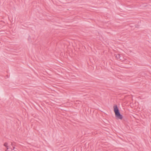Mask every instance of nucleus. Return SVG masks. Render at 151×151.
Returning a JSON list of instances; mask_svg holds the SVG:
<instances>
[{"instance_id": "nucleus-1", "label": "nucleus", "mask_w": 151, "mask_h": 151, "mask_svg": "<svg viewBox=\"0 0 151 151\" xmlns=\"http://www.w3.org/2000/svg\"><path fill=\"white\" fill-rule=\"evenodd\" d=\"M113 109L116 119H122L123 116L122 114H120V111L117 105H114L113 106Z\"/></svg>"}, {"instance_id": "nucleus-2", "label": "nucleus", "mask_w": 151, "mask_h": 151, "mask_svg": "<svg viewBox=\"0 0 151 151\" xmlns=\"http://www.w3.org/2000/svg\"><path fill=\"white\" fill-rule=\"evenodd\" d=\"M115 57L118 60H121V56L120 55V54H118L117 55H116Z\"/></svg>"}, {"instance_id": "nucleus-3", "label": "nucleus", "mask_w": 151, "mask_h": 151, "mask_svg": "<svg viewBox=\"0 0 151 151\" xmlns=\"http://www.w3.org/2000/svg\"><path fill=\"white\" fill-rule=\"evenodd\" d=\"M33 39H32L31 38V37L29 35V36L28 38H27L28 40L30 42H32V40Z\"/></svg>"}, {"instance_id": "nucleus-4", "label": "nucleus", "mask_w": 151, "mask_h": 151, "mask_svg": "<svg viewBox=\"0 0 151 151\" xmlns=\"http://www.w3.org/2000/svg\"><path fill=\"white\" fill-rule=\"evenodd\" d=\"M4 146L6 147H8V143L7 142H5L4 144Z\"/></svg>"}, {"instance_id": "nucleus-5", "label": "nucleus", "mask_w": 151, "mask_h": 151, "mask_svg": "<svg viewBox=\"0 0 151 151\" xmlns=\"http://www.w3.org/2000/svg\"><path fill=\"white\" fill-rule=\"evenodd\" d=\"M134 26H135V28H139V26L138 24L134 25Z\"/></svg>"}, {"instance_id": "nucleus-6", "label": "nucleus", "mask_w": 151, "mask_h": 151, "mask_svg": "<svg viewBox=\"0 0 151 151\" xmlns=\"http://www.w3.org/2000/svg\"><path fill=\"white\" fill-rule=\"evenodd\" d=\"M130 27H134V26H133V24H131L130 25Z\"/></svg>"}, {"instance_id": "nucleus-7", "label": "nucleus", "mask_w": 151, "mask_h": 151, "mask_svg": "<svg viewBox=\"0 0 151 151\" xmlns=\"http://www.w3.org/2000/svg\"><path fill=\"white\" fill-rule=\"evenodd\" d=\"M6 150L5 151H7V150L9 149L8 147H6Z\"/></svg>"}, {"instance_id": "nucleus-8", "label": "nucleus", "mask_w": 151, "mask_h": 151, "mask_svg": "<svg viewBox=\"0 0 151 151\" xmlns=\"http://www.w3.org/2000/svg\"><path fill=\"white\" fill-rule=\"evenodd\" d=\"M13 149H12V150H14L15 148V147L14 146H13Z\"/></svg>"}, {"instance_id": "nucleus-9", "label": "nucleus", "mask_w": 151, "mask_h": 151, "mask_svg": "<svg viewBox=\"0 0 151 151\" xmlns=\"http://www.w3.org/2000/svg\"><path fill=\"white\" fill-rule=\"evenodd\" d=\"M11 145H12V146H13V144L12 143H11Z\"/></svg>"}]
</instances>
